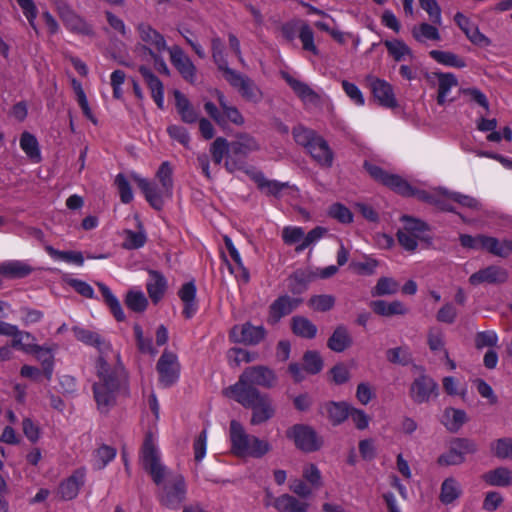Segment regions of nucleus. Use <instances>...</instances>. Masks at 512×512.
Wrapping results in <instances>:
<instances>
[{
	"label": "nucleus",
	"instance_id": "38",
	"mask_svg": "<svg viewBox=\"0 0 512 512\" xmlns=\"http://www.w3.org/2000/svg\"><path fill=\"white\" fill-rule=\"evenodd\" d=\"M350 405L345 402H328L323 406V413L327 415L333 425H339L349 416Z\"/></svg>",
	"mask_w": 512,
	"mask_h": 512
},
{
	"label": "nucleus",
	"instance_id": "58",
	"mask_svg": "<svg viewBox=\"0 0 512 512\" xmlns=\"http://www.w3.org/2000/svg\"><path fill=\"white\" fill-rule=\"evenodd\" d=\"M210 152L213 158V161L216 164H221L224 157L231 154L230 143L225 138L218 137L211 144Z\"/></svg>",
	"mask_w": 512,
	"mask_h": 512
},
{
	"label": "nucleus",
	"instance_id": "46",
	"mask_svg": "<svg viewBox=\"0 0 512 512\" xmlns=\"http://www.w3.org/2000/svg\"><path fill=\"white\" fill-rule=\"evenodd\" d=\"M429 55L436 62L445 66L455 68H464L466 66L464 59L449 51L431 50Z\"/></svg>",
	"mask_w": 512,
	"mask_h": 512
},
{
	"label": "nucleus",
	"instance_id": "40",
	"mask_svg": "<svg viewBox=\"0 0 512 512\" xmlns=\"http://www.w3.org/2000/svg\"><path fill=\"white\" fill-rule=\"evenodd\" d=\"M482 249L499 257H507L512 254V241H500L497 238L484 235Z\"/></svg>",
	"mask_w": 512,
	"mask_h": 512
},
{
	"label": "nucleus",
	"instance_id": "29",
	"mask_svg": "<svg viewBox=\"0 0 512 512\" xmlns=\"http://www.w3.org/2000/svg\"><path fill=\"white\" fill-rule=\"evenodd\" d=\"M139 72L144 78L148 88L151 91L152 98L154 99L158 108H164V87L160 79L153 74V72L146 66L139 67Z\"/></svg>",
	"mask_w": 512,
	"mask_h": 512
},
{
	"label": "nucleus",
	"instance_id": "20",
	"mask_svg": "<svg viewBox=\"0 0 512 512\" xmlns=\"http://www.w3.org/2000/svg\"><path fill=\"white\" fill-rule=\"evenodd\" d=\"M133 178L138 184V187L144 193L145 198L149 202V204L153 208L160 210L164 204V197L169 196L163 192V187H158L155 183H152L138 175H134Z\"/></svg>",
	"mask_w": 512,
	"mask_h": 512
},
{
	"label": "nucleus",
	"instance_id": "30",
	"mask_svg": "<svg viewBox=\"0 0 512 512\" xmlns=\"http://www.w3.org/2000/svg\"><path fill=\"white\" fill-rule=\"evenodd\" d=\"M429 78L437 79L438 95L437 102L439 105H444L449 99L448 96L452 88L458 85L456 76L452 73L433 72Z\"/></svg>",
	"mask_w": 512,
	"mask_h": 512
},
{
	"label": "nucleus",
	"instance_id": "35",
	"mask_svg": "<svg viewBox=\"0 0 512 512\" xmlns=\"http://www.w3.org/2000/svg\"><path fill=\"white\" fill-rule=\"evenodd\" d=\"M231 155L247 156L248 154L259 150V144L256 139L248 134H240L236 140L230 143Z\"/></svg>",
	"mask_w": 512,
	"mask_h": 512
},
{
	"label": "nucleus",
	"instance_id": "31",
	"mask_svg": "<svg viewBox=\"0 0 512 512\" xmlns=\"http://www.w3.org/2000/svg\"><path fill=\"white\" fill-rule=\"evenodd\" d=\"M272 505L278 512H309V503L300 501L290 494L274 498Z\"/></svg>",
	"mask_w": 512,
	"mask_h": 512
},
{
	"label": "nucleus",
	"instance_id": "39",
	"mask_svg": "<svg viewBox=\"0 0 512 512\" xmlns=\"http://www.w3.org/2000/svg\"><path fill=\"white\" fill-rule=\"evenodd\" d=\"M215 93L220 108L222 110V116H224V124H226V122L229 121L238 126L243 125L244 117L237 109V107L230 105L222 92L217 90Z\"/></svg>",
	"mask_w": 512,
	"mask_h": 512
},
{
	"label": "nucleus",
	"instance_id": "49",
	"mask_svg": "<svg viewBox=\"0 0 512 512\" xmlns=\"http://www.w3.org/2000/svg\"><path fill=\"white\" fill-rule=\"evenodd\" d=\"M412 35L418 42L428 40L439 41L441 39L439 31L433 25L422 23L412 29Z\"/></svg>",
	"mask_w": 512,
	"mask_h": 512
},
{
	"label": "nucleus",
	"instance_id": "5",
	"mask_svg": "<svg viewBox=\"0 0 512 512\" xmlns=\"http://www.w3.org/2000/svg\"><path fill=\"white\" fill-rule=\"evenodd\" d=\"M138 43L134 53L141 61L149 62L151 56L164 53L169 50L164 36L154 29L149 23L140 22L135 26Z\"/></svg>",
	"mask_w": 512,
	"mask_h": 512
},
{
	"label": "nucleus",
	"instance_id": "27",
	"mask_svg": "<svg viewBox=\"0 0 512 512\" xmlns=\"http://www.w3.org/2000/svg\"><path fill=\"white\" fill-rule=\"evenodd\" d=\"M338 272V266L307 267L296 272V278L304 284L314 283L318 280L329 279Z\"/></svg>",
	"mask_w": 512,
	"mask_h": 512
},
{
	"label": "nucleus",
	"instance_id": "42",
	"mask_svg": "<svg viewBox=\"0 0 512 512\" xmlns=\"http://www.w3.org/2000/svg\"><path fill=\"white\" fill-rule=\"evenodd\" d=\"M20 147L26 156L35 163L41 161V152L37 138L30 132H23L20 137Z\"/></svg>",
	"mask_w": 512,
	"mask_h": 512
},
{
	"label": "nucleus",
	"instance_id": "52",
	"mask_svg": "<svg viewBox=\"0 0 512 512\" xmlns=\"http://www.w3.org/2000/svg\"><path fill=\"white\" fill-rule=\"evenodd\" d=\"M490 449L495 457L512 460V438H499L491 443Z\"/></svg>",
	"mask_w": 512,
	"mask_h": 512
},
{
	"label": "nucleus",
	"instance_id": "64",
	"mask_svg": "<svg viewBox=\"0 0 512 512\" xmlns=\"http://www.w3.org/2000/svg\"><path fill=\"white\" fill-rule=\"evenodd\" d=\"M304 369L307 373L317 374L323 367L320 355L315 351H307L303 356Z\"/></svg>",
	"mask_w": 512,
	"mask_h": 512
},
{
	"label": "nucleus",
	"instance_id": "32",
	"mask_svg": "<svg viewBox=\"0 0 512 512\" xmlns=\"http://www.w3.org/2000/svg\"><path fill=\"white\" fill-rule=\"evenodd\" d=\"M482 479L489 486L509 487L512 485V470L500 466L484 473Z\"/></svg>",
	"mask_w": 512,
	"mask_h": 512
},
{
	"label": "nucleus",
	"instance_id": "63",
	"mask_svg": "<svg viewBox=\"0 0 512 512\" xmlns=\"http://www.w3.org/2000/svg\"><path fill=\"white\" fill-rule=\"evenodd\" d=\"M304 229L299 226H285L282 229V240L286 245H299L303 241Z\"/></svg>",
	"mask_w": 512,
	"mask_h": 512
},
{
	"label": "nucleus",
	"instance_id": "24",
	"mask_svg": "<svg viewBox=\"0 0 512 512\" xmlns=\"http://www.w3.org/2000/svg\"><path fill=\"white\" fill-rule=\"evenodd\" d=\"M34 267L25 260H5L0 263V275L7 279H21L30 275Z\"/></svg>",
	"mask_w": 512,
	"mask_h": 512
},
{
	"label": "nucleus",
	"instance_id": "53",
	"mask_svg": "<svg viewBox=\"0 0 512 512\" xmlns=\"http://www.w3.org/2000/svg\"><path fill=\"white\" fill-rule=\"evenodd\" d=\"M125 304L134 312H143L148 305V300L142 291L129 290L126 294Z\"/></svg>",
	"mask_w": 512,
	"mask_h": 512
},
{
	"label": "nucleus",
	"instance_id": "16",
	"mask_svg": "<svg viewBox=\"0 0 512 512\" xmlns=\"http://www.w3.org/2000/svg\"><path fill=\"white\" fill-rule=\"evenodd\" d=\"M58 13L64 25L70 31L81 34L91 35L93 29L84 19L74 13V11L65 3H60L57 7Z\"/></svg>",
	"mask_w": 512,
	"mask_h": 512
},
{
	"label": "nucleus",
	"instance_id": "51",
	"mask_svg": "<svg viewBox=\"0 0 512 512\" xmlns=\"http://www.w3.org/2000/svg\"><path fill=\"white\" fill-rule=\"evenodd\" d=\"M327 233V229L321 226H317L310 230L307 234L304 233L303 241L296 246L295 251L297 253L303 252L307 248L316 245Z\"/></svg>",
	"mask_w": 512,
	"mask_h": 512
},
{
	"label": "nucleus",
	"instance_id": "26",
	"mask_svg": "<svg viewBox=\"0 0 512 512\" xmlns=\"http://www.w3.org/2000/svg\"><path fill=\"white\" fill-rule=\"evenodd\" d=\"M301 302L299 298L281 296L270 306L268 323L276 324L279 320L290 314Z\"/></svg>",
	"mask_w": 512,
	"mask_h": 512
},
{
	"label": "nucleus",
	"instance_id": "4",
	"mask_svg": "<svg viewBox=\"0 0 512 512\" xmlns=\"http://www.w3.org/2000/svg\"><path fill=\"white\" fill-rule=\"evenodd\" d=\"M225 395L233 398L244 408L252 410V425L265 423L275 414V409L269 395L261 393L258 389H249L237 393H225Z\"/></svg>",
	"mask_w": 512,
	"mask_h": 512
},
{
	"label": "nucleus",
	"instance_id": "62",
	"mask_svg": "<svg viewBox=\"0 0 512 512\" xmlns=\"http://www.w3.org/2000/svg\"><path fill=\"white\" fill-rule=\"evenodd\" d=\"M134 335L137 342V347L142 353L155 355L157 349L153 346L150 338H145L142 327L139 324L133 326Z\"/></svg>",
	"mask_w": 512,
	"mask_h": 512
},
{
	"label": "nucleus",
	"instance_id": "56",
	"mask_svg": "<svg viewBox=\"0 0 512 512\" xmlns=\"http://www.w3.org/2000/svg\"><path fill=\"white\" fill-rule=\"evenodd\" d=\"M179 297L184 304L183 314L186 318H191L198 310L196 301V290H179Z\"/></svg>",
	"mask_w": 512,
	"mask_h": 512
},
{
	"label": "nucleus",
	"instance_id": "37",
	"mask_svg": "<svg viewBox=\"0 0 512 512\" xmlns=\"http://www.w3.org/2000/svg\"><path fill=\"white\" fill-rule=\"evenodd\" d=\"M467 421V415L464 410L456 408H446L442 416V424L450 432H457Z\"/></svg>",
	"mask_w": 512,
	"mask_h": 512
},
{
	"label": "nucleus",
	"instance_id": "61",
	"mask_svg": "<svg viewBox=\"0 0 512 512\" xmlns=\"http://www.w3.org/2000/svg\"><path fill=\"white\" fill-rule=\"evenodd\" d=\"M100 296L103 298L105 303L110 307L111 312L118 321H122L125 318V314L122 310L121 304L117 297L112 294L111 290H98Z\"/></svg>",
	"mask_w": 512,
	"mask_h": 512
},
{
	"label": "nucleus",
	"instance_id": "11",
	"mask_svg": "<svg viewBox=\"0 0 512 512\" xmlns=\"http://www.w3.org/2000/svg\"><path fill=\"white\" fill-rule=\"evenodd\" d=\"M382 184L401 195L417 196L419 199L435 205L440 210H452L450 206L442 204L432 194H428L424 191H416L407 183V181L398 175L388 173Z\"/></svg>",
	"mask_w": 512,
	"mask_h": 512
},
{
	"label": "nucleus",
	"instance_id": "2",
	"mask_svg": "<svg viewBox=\"0 0 512 512\" xmlns=\"http://www.w3.org/2000/svg\"><path fill=\"white\" fill-rule=\"evenodd\" d=\"M117 364L111 365L103 356L96 360V381L93 383V397L97 410L101 414H108L121 397L130 394L129 380L124 366L120 362V355L115 354Z\"/></svg>",
	"mask_w": 512,
	"mask_h": 512
},
{
	"label": "nucleus",
	"instance_id": "21",
	"mask_svg": "<svg viewBox=\"0 0 512 512\" xmlns=\"http://www.w3.org/2000/svg\"><path fill=\"white\" fill-rule=\"evenodd\" d=\"M306 150L321 167L329 168L332 166L334 154L329 144L322 136L319 135Z\"/></svg>",
	"mask_w": 512,
	"mask_h": 512
},
{
	"label": "nucleus",
	"instance_id": "55",
	"mask_svg": "<svg viewBox=\"0 0 512 512\" xmlns=\"http://www.w3.org/2000/svg\"><path fill=\"white\" fill-rule=\"evenodd\" d=\"M116 456V449L108 446H100L94 453V467L96 469L105 468Z\"/></svg>",
	"mask_w": 512,
	"mask_h": 512
},
{
	"label": "nucleus",
	"instance_id": "18",
	"mask_svg": "<svg viewBox=\"0 0 512 512\" xmlns=\"http://www.w3.org/2000/svg\"><path fill=\"white\" fill-rule=\"evenodd\" d=\"M84 483L85 470L77 469L68 478L59 484L58 494L62 500H73L78 496L79 491Z\"/></svg>",
	"mask_w": 512,
	"mask_h": 512
},
{
	"label": "nucleus",
	"instance_id": "44",
	"mask_svg": "<svg viewBox=\"0 0 512 512\" xmlns=\"http://www.w3.org/2000/svg\"><path fill=\"white\" fill-rule=\"evenodd\" d=\"M292 330L299 337L312 339L317 334V327L308 318L295 316L292 318Z\"/></svg>",
	"mask_w": 512,
	"mask_h": 512
},
{
	"label": "nucleus",
	"instance_id": "48",
	"mask_svg": "<svg viewBox=\"0 0 512 512\" xmlns=\"http://www.w3.org/2000/svg\"><path fill=\"white\" fill-rule=\"evenodd\" d=\"M147 241V236L145 231L142 229L141 225H139L138 231L133 230H125L124 231V241L123 246L126 249H139L145 245Z\"/></svg>",
	"mask_w": 512,
	"mask_h": 512
},
{
	"label": "nucleus",
	"instance_id": "54",
	"mask_svg": "<svg viewBox=\"0 0 512 512\" xmlns=\"http://www.w3.org/2000/svg\"><path fill=\"white\" fill-rule=\"evenodd\" d=\"M292 134L295 142L303 146L305 149H307L312 144V142H314L316 138L319 137V135L314 130L309 129L303 125L294 127Z\"/></svg>",
	"mask_w": 512,
	"mask_h": 512
},
{
	"label": "nucleus",
	"instance_id": "8",
	"mask_svg": "<svg viewBox=\"0 0 512 512\" xmlns=\"http://www.w3.org/2000/svg\"><path fill=\"white\" fill-rule=\"evenodd\" d=\"M403 227L397 233L400 245L407 251H414L419 241H429L428 226L415 218L403 217Z\"/></svg>",
	"mask_w": 512,
	"mask_h": 512
},
{
	"label": "nucleus",
	"instance_id": "9",
	"mask_svg": "<svg viewBox=\"0 0 512 512\" xmlns=\"http://www.w3.org/2000/svg\"><path fill=\"white\" fill-rule=\"evenodd\" d=\"M287 438L293 440L295 446L306 453L319 450L322 445V439L317 435L316 431L310 426L296 424L289 428L286 432Z\"/></svg>",
	"mask_w": 512,
	"mask_h": 512
},
{
	"label": "nucleus",
	"instance_id": "60",
	"mask_svg": "<svg viewBox=\"0 0 512 512\" xmlns=\"http://www.w3.org/2000/svg\"><path fill=\"white\" fill-rule=\"evenodd\" d=\"M212 57L217 64L219 70H221L224 75L228 73V70H232L229 68L228 63L224 57V48L220 38L215 37L212 39Z\"/></svg>",
	"mask_w": 512,
	"mask_h": 512
},
{
	"label": "nucleus",
	"instance_id": "43",
	"mask_svg": "<svg viewBox=\"0 0 512 512\" xmlns=\"http://www.w3.org/2000/svg\"><path fill=\"white\" fill-rule=\"evenodd\" d=\"M432 195L437 200H439L442 204L448 205L452 209H453V206L450 203H448V200H452L454 202L459 203L460 205H462L464 207H468L471 209H478V207H479V202L475 198L470 197L468 195H463V194L456 193V192H451V193L445 192V193H442L441 195H436V194H432Z\"/></svg>",
	"mask_w": 512,
	"mask_h": 512
},
{
	"label": "nucleus",
	"instance_id": "47",
	"mask_svg": "<svg viewBox=\"0 0 512 512\" xmlns=\"http://www.w3.org/2000/svg\"><path fill=\"white\" fill-rule=\"evenodd\" d=\"M461 494L458 482L454 478H447L441 485L440 500L444 504H450Z\"/></svg>",
	"mask_w": 512,
	"mask_h": 512
},
{
	"label": "nucleus",
	"instance_id": "15",
	"mask_svg": "<svg viewBox=\"0 0 512 512\" xmlns=\"http://www.w3.org/2000/svg\"><path fill=\"white\" fill-rule=\"evenodd\" d=\"M508 273L504 268L490 266L470 276V284L473 286L500 285L505 283Z\"/></svg>",
	"mask_w": 512,
	"mask_h": 512
},
{
	"label": "nucleus",
	"instance_id": "36",
	"mask_svg": "<svg viewBox=\"0 0 512 512\" xmlns=\"http://www.w3.org/2000/svg\"><path fill=\"white\" fill-rule=\"evenodd\" d=\"M352 342L348 329L343 325H339L328 339L327 346L332 351L340 353L349 348Z\"/></svg>",
	"mask_w": 512,
	"mask_h": 512
},
{
	"label": "nucleus",
	"instance_id": "19",
	"mask_svg": "<svg viewBox=\"0 0 512 512\" xmlns=\"http://www.w3.org/2000/svg\"><path fill=\"white\" fill-rule=\"evenodd\" d=\"M170 61L178 72L188 81H194L196 68L190 58L184 53L183 49L174 45L168 50Z\"/></svg>",
	"mask_w": 512,
	"mask_h": 512
},
{
	"label": "nucleus",
	"instance_id": "50",
	"mask_svg": "<svg viewBox=\"0 0 512 512\" xmlns=\"http://www.w3.org/2000/svg\"><path fill=\"white\" fill-rule=\"evenodd\" d=\"M386 356L389 362L402 366L409 365L413 358L408 346H400L387 350Z\"/></svg>",
	"mask_w": 512,
	"mask_h": 512
},
{
	"label": "nucleus",
	"instance_id": "41",
	"mask_svg": "<svg viewBox=\"0 0 512 512\" xmlns=\"http://www.w3.org/2000/svg\"><path fill=\"white\" fill-rule=\"evenodd\" d=\"M383 44L389 55L397 62L413 57L410 47L400 39L385 40Z\"/></svg>",
	"mask_w": 512,
	"mask_h": 512
},
{
	"label": "nucleus",
	"instance_id": "34",
	"mask_svg": "<svg viewBox=\"0 0 512 512\" xmlns=\"http://www.w3.org/2000/svg\"><path fill=\"white\" fill-rule=\"evenodd\" d=\"M33 348L32 351H24L28 354H34L37 359L41 362L43 368V374L48 381L51 380L53 369H54V357L49 348L40 346L34 343H27Z\"/></svg>",
	"mask_w": 512,
	"mask_h": 512
},
{
	"label": "nucleus",
	"instance_id": "1",
	"mask_svg": "<svg viewBox=\"0 0 512 512\" xmlns=\"http://www.w3.org/2000/svg\"><path fill=\"white\" fill-rule=\"evenodd\" d=\"M141 461L145 471L159 487L157 499L161 506L178 510L187 497V485L182 474L169 470L160 459L159 450L151 433L146 434L142 449Z\"/></svg>",
	"mask_w": 512,
	"mask_h": 512
},
{
	"label": "nucleus",
	"instance_id": "22",
	"mask_svg": "<svg viewBox=\"0 0 512 512\" xmlns=\"http://www.w3.org/2000/svg\"><path fill=\"white\" fill-rule=\"evenodd\" d=\"M282 77L294 91V93L305 103L317 105L320 103V95L314 91L308 84L291 76L288 73H282Z\"/></svg>",
	"mask_w": 512,
	"mask_h": 512
},
{
	"label": "nucleus",
	"instance_id": "6",
	"mask_svg": "<svg viewBox=\"0 0 512 512\" xmlns=\"http://www.w3.org/2000/svg\"><path fill=\"white\" fill-rule=\"evenodd\" d=\"M276 382L274 371L266 366L258 365L246 368L238 381L229 386L224 393H237L249 389H257L255 386L271 388Z\"/></svg>",
	"mask_w": 512,
	"mask_h": 512
},
{
	"label": "nucleus",
	"instance_id": "3",
	"mask_svg": "<svg viewBox=\"0 0 512 512\" xmlns=\"http://www.w3.org/2000/svg\"><path fill=\"white\" fill-rule=\"evenodd\" d=\"M230 441L231 451L238 457L261 458L271 449L267 441L248 434L236 420L230 422Z\"/></svg>",
	"mask_w": 512,
	"mask_h": 512
},
{
	"label": "nucleus",
	"instance_id": "28",
	"mask_svg": "<svg viewBox=\"0 0 512 512\" xmlns=\"http://www.w3.org/2000/svg\"><path fill=\"white\" fill-rule=\"evenodd\" d=\"M246 173L256 183L258 189L268 196H278L288 186V183L267 179L262 172L254 169L246 170Z\"/></svg>",
	"mask_w": 512,
	"mask_h": 512
},
{
	"label": "nucleus",
	"instance_id": "12",
	"mask_svg": "<svg viewBox=\"0 0 512 512\" xmlns=\"http://www.w3.org/2000/svg\"><path fill=\"white\" fill-rule=\"evenodd\" d=\"M156 370L162 387L167 388L175 384L180 374V364L176 354L165 350L157 362Z\"/></svg>",
	"mask_w": 512,
	"mask_h": 512
},
{
	"label": "nucleus",
	"instance_id": "17",
	"mask_svg": "<svg viewBox=\"0 0 512 512\" xmlns=\"http://www.w3.org/2000/svg\"><path fill=\"white\" fill-rule=\"evenodd\" d=\"M367 81L375 99L380 105L387 108H394L397 105L393 87L387 81L368 76Z\"/></svg>",
	"mask_w": 512,
	"mask_h": 512
},
{
	"label": "nucleus",
	"instance_id": "25",
	"mask_svg": "<svg viewBox=\"0 0 512 512\" xmlns=\"http://www.w3.org/2000/svg\"><path fill=\"white\" fill-rule=\"evenodd\" d=\"M0 335L12 336V346L21 351H32L33 348L25 341H34V336L27 331H21L16 325L0 321Z\"/></svg>",
	"mask_w": 512,
	"mask_h": 512
},
{
	"label": "nucleus",
	"instance_id": "57",
	"mask_svg": "<svg viewBox=\"0 0 512 512\" xmlns=\"http://www.w3.org/2000/svg\"><path fill=\"white\" fill-rule=\"evenodd\" d=\"M47 251H48L49 255L56 260L64 261L67 263H73L78 266H81L84 263L83 255L80 252L59 251L52 247H48Z\"/></svg>",
	"mask_w": 512,
	"mask_h": 512
},
{
	"label": "nucleus",
	"instance_id": "23",
	"mask_svg": "<svg viewBox=\"0 0 512 512\" xmlns=\"http://www.w3.org/2000/svg\"><path fill=\"white\" fill-rule=\"evenodd\" d=\"M72 331L78 341L97 348L100 356L104 357V354L111 350V344L105 341V339H103L97 332L80 326H74Z\"/></svg>",
	"mask_w": 512,
	"mask_h": 512
},
{
	"label": "nucleus",
	"instance_id": "59",
	"mask_svg": "<svg viewBox=\"0 0 512 512\" xmlns=\"http://www.w3.org/2000/svg\"><path fill=\"white\" fill-rule=\"evenodd\" d=\"M161 186L163 187V192L167 195L172 194L173 188V180H172V168L170 163L165 161L163 162L156 174Z\"/></svg>",
	"mask_w": 512,
	"mask_h": 512
},
{
	"label": "nucleus",
	"instance_id": "13",
	"mask_svg": "<svg viewBox=\"0 0 512 512\" xmlns=\"http://www.w3.org/2000/svg\"><path fill=\"white\" fill-rule=\"evenodd\" d=\"M266 330L262 325L255 326L250 322L232 327L229 338L234 343L255 346L264 340Z\"/></svg>",
	"mask_w": 512,
	"mask_h": 512
},
{
	"label": "nucleus",
	"instance_id": "10",
	"mask_svg": "<svg viewBox=\"0 0 512 512\" xmlns=\"http://www.w3.org/2000/svg\"><path fill=\"white\" fill-rule=\"evenodd\" d=\"M477 450L475 441L468 438H456L451 441L448 451L439 456L438 463L445 466L460 465L465 461L466 455L474 454Z\"/></svg>",
	"mask_w": 512,
	"mask_h": 512
},
{
	"label": "nucleus",
	"instance_id": "14",
	"mask_svg": "<svg viewBox=\"0 0 512 512\" xmlns=\"http://www.w3.org/2000/svg\"><path fill=\"white\" fill-rule=\"evenodd\" d=\"M224 77L247 101L257 103L262 99V91L247 76L232 69L228 70V73L225 74Z\"/></svg>",
	"mask_w": 512,
	"mask_h": 512
},
{
	"label": "nucleus",
	"instance_id": "45",
	"mask_svg": "<svg viewBox=\"0 0 512 512\" xmlns=\"http://www.w3.org/2000/svg\"><path fill=\"white\" fill-rule=\"evenodd\" d=\"M373 311L382 316H391L396 314H404L405 308L401 302H386L384 300H375L370 303Z\"/></svg>",
	"mask_w": 512,
	"mask_h": 512
},
{
	"label": "nucleus",
	"instance_id": "33",
	"mask_svg": "<svg viewBox=\"0 0 512 512\" xmlns=\"http://www.w3.org/2000/svg\"><path fill=\"white\" fill-rule=\"evenodd\" d=\"M174 97L176 102V109L181 117V120L188 124H192L198 121L199 113L191 105L188 98L178 90L174 92Z\"/></svg>",
	"mask_w": 512,
	"mask_h": 512
},
{
	"label": "nucleus",
	"instance_id": "7",
	"mask_svg": "<svg viewBox=\"0 0 512 512\" xmlns=\"http://www.w3.org/2000/svg\"><path fill=\"white\" fill-rule=\"evenodd\" d=\"M419 375L413 379L409 387V397L415 404L428 403L439 395L438 383L425 372L423 366L415 365Z\"/></svg>",
	"mask_w": 512,
	"mask_h": 512
}]
</instances>
